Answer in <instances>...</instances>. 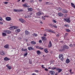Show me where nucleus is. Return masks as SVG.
I'll use <instances>...</instances> for the list:
<instances>
[{
  "instance_id": "9b49d317",
  "label": "nucleus",
  "mask_w": 75,
  "mask_h": 75,
  "mask_svg": "<svg viewBox=\"0 0 75 75\" xmlns=\"http://www.w3.org/2000/svg\"><path fill=\"white\" fill-rule=\"evenodd\" d=\"M19 21L22 23H25V21L23 19H19Z\"/></svg>"
},
{
  "instance_id": "c9c22d12",
  "label": "nucleus",
  "mask_w": 75,
  "mask_h": 75,
  "mask_svg": "<svg viewBox=\"0 0 75 75\" xmlns=\"http://www.w3.org/2000/svg\"><path fill=\"white\" fill-rule=\"evenodd\" d=\"M66 31L67 32H70V31H71V30L68 29H66Z\"/></svg>"
},
{
  "instance_id": "f8f14e48",
  "label": "nucleus",
  "mask_w": 75,
  "mask_h": 75,
  "mask_svg": "<svg viewBox=\"0 0 75 75\" xmlns=\"http://www.w3.org/2000/svg\"><path fill=\"white\" fill-rule=\"evenodd\" d=\"M10 58H8L7 57H6L4 58V60L6 61H7L10 60Z\"/></svg>"
},
{
  "instance_id": "1a4fd4ad",
  "label": "nucleus",
  "mask_w": 75,
  "mask_h": 75,
  "mask_svg": "<svg viewBox=\"0 0 75 75\" xmlns=\"http://www.w3.org/2000/svg\"><path fill=\"white\" fill-rule=\"evenodd\" d=\"M25 35H28L30 34V32H28V31L27 30H25Z\"/></svg>"
},
{
  "instance_id": "4468645a",
  "label": "nucleus",
  "mask_w": 75,
  "mask_h": 75,
  "mask_svg": "<svg viewBox=\"0 0 75 75\" xmlns=\"http://www.w3.org/2000/svg\"><path fill=\"white\" fill-rule=\"evenodd\" d=\"M36 14L37 16H40L41 14V12L39 11L37 13H36Z\"/></svg>"
},
{
  "instance_id": "a18cd8bd",
  "label": "nucleus",
  "mask_w": 75,
  "mask_h": 75,
  "mask_svg": "<svg viewBox=\"0 0 75 75\" xmlns=\"http://www.w3.org/2000/svg\"><path fill=\"white\" fill-rule=\"evenodd\" d=\"M8 2H4V4H8Z\"/></svg>"
},
{
  "instance_id": "a878e982",
  "label": "nucleus",
  "mask_w": 75,
  "mask_h": 75,
  "mask_svg": "<svg viewBox=\"0 0 75 75\" xmlns=\"http://www.w3.org/2000/svg\"><path fill=\"white\" fill-rule=\"evenodd\" d=\"M28 11H32L33 10V9L32 8H28Z\"/></svg>"
},
{
  "instance_id": "0eeeda50",
  "label": "nucleus",
  "mask_w": 75,
  "mask_h": 75,
  "mask_svg": "<svg viewBox=\"0 0 75 75\" xmlns=\"http://www.w3.org/2000/svg\"><path fill=\"white\" fill-rule=\"evenodd\" d=\"M0 54L1 55H4L6 54V53L3 51L0 52Z\"/></svg>"
},
{
  "instance_id": "423d86ee",
  "label": "nucleus",
  "mask_w": 75,
  "mask_h": 75,
  "mask_svg": "<svg viewBox=\"0 0 75 75\" xmlns=\"http://www.w3.org/2000/svg\"><path fill=\"white\" fill-rule=\"evenodd\" d=\"M56 71H57L59 72H59H62V70L61 69L57 68L56 69Z\"/></svg>"
},
{
  "instance_id": "6e6d98bb",
  "label": "nucleus",
  "mask_w": 75,
  "mask_h": 75,
  "mask_svg": "<svg viewBox=\"0 0 75 75\" xmlns=\"http://www.w3.org/2000/svg\"><path fill=\"white\" fill-rule=\"evenodd\" d=\"M36 48L40 49V47H39V46H36Z\"/></svg>"
},
{
  "instance_id": "bb28decb",
  "label": "nucleus",
  "mask_w": 75,
  "mask_h": 75,
  "mask_svg": "<svg viewBox=\"0 0 75 75\" xmlns=\"http://www.w3.org/2000/svg\"><path fill=\"white\" fill-rule=\"evenodd\" d=\"M33 37H37L38 35L36 33H34L33 34Z\"/></svg>"
},
{
  "instance_id": "473e14b6",
  "label": "nucleus",
  "mask_w": 75,
  "mask_h": 75,
  "mask_svg": "<svg viewBox=\"0 0 75 75\" xmlns=\"http://www.w3.org/2000/svg\"><path fill=\"white\" fill-rule=\"evenodd\" d=\"M57 11H61V8L60 7L57 8Z\"/></svg>"
},
{
  "instance_id": "9d476101",
  "label": "nucleus",
  "mask_w": 75,
  "mask_h": 75,
  "mask_svg": "<svg viewBox=\"0 0 75 75\" xmlns=\"http://www.w3.org/2000/svg\"><path fill=\"white\" fill-rule=\"evenodd\" d=\"M4 32L6 34H11V31L8 30H6L4 31Z\"/></svg>"
},
{
  "instance_id": "dca6fc26",
  "label": "nucleus",
  "mask_w": 75,
  "mask_h": 75,
  "mask_svg": "<svg viewBox=\"0 0 75 75\" xmlns=\"http://www.w3.org/2000/svg\"><path fill=\"white\" fill-rule=\"evenodd\" d=\"M4 48H5L7 49L9 48V45L7 44L5 45L4 47Z\"/></svg>"
},
{
  "instance_id": "e2e57ef3",
  "label": "nucleus",
  "mask_w": 75,
  "mask_h": 75,
  "mask_svg": "<svg viewBox=\"0 0 75 75\" xmlns=\"http://www.w3.org/2000/svg\"><path fill=\"white\" fill-rule=\"evenodd\" d=\"M56 36L57 37H59V34H58L57 35H56Z\"/></svg>"
},
{
  "instance_id": "c03bdc74",
  "label": "nucleus",
  "mask_w": 75,
  "mask_h": 75,
  "mask_svg": "<svg viewBox=\"0 0 75 75\" xmlns=\"http://www.w3.org/2000/svg\"><path fill=\"white\" fill-rule=\"evenodd\" d=\"M39 49H40V50H44V48L40 47Z\"/></svg>"
},
{
  "instance_id": "2eb2a0df",
  "label": "nucleus",
  "mask_w": 75,
  "mask_h": 75,
  "mask_svg": "<svg viewBox=\"0 0 75 75\" xmlns=\"http://www.w3.org/2000/svg\"><path fill=\"white\" fill-rule=\"evenodd\" d=\"M28 49L30 51H31V50H34V48L32 47H28Z\"/></svg>"
},
{
  "instance_id": "cd10ccee",
  "label": "nucleus",
  "mask_w": 75,
  "mask_h": 75,
  "mask_svg": "<svg viewBox=\"0 0 75 75\" xmlns=\"http://www.w3.org/2000/svg\"><path fill=\"white\" fill-rule=\"evenodd\" d=\"M44 51L46 53H47V52H48V49H44Z\"/></svg>"
},
{
  "instance_id": "13d9d810",
  "label": "nucleus",
  "mask_w": 75,
  "mask_h": 75,
  "mask_svg": "<svg viewBox=\"0 0 75 75\" xmlns=\"http://www.w3.org/2000/svg\"><path fill=\"white\" fill-rule=\"evenodd\" d=\"M68 33H66L65 34V36H67V35H68Z\"/></svg>"
},
{
  "instance_id": "7c9ffc66",
  "label": "nucleus",
  "mask_w": 75,
  "mask_h": 75,
  "mask_svg": "<svg viewBox=\"0 0 75 75\" xmlns=\"http://www.w3.org/2000/svg\"><path fill=\"white\" fill-rule=\"evenodd\" d=\"M48 25L51 27H53V24H52V23H49L48 24Z\"/></svg>"
},
{
  "instance_id": "20e7f679",
  "label": "nucleus",
  "mask_w": 75,
  "mask_h": 75,
  "mask_svg": "<svg viewBox=\"0 0 75 75\" xmlns=\"http://www.w3.org/2000/svg\"><path fill=\"white\" fill-rule=\"evenodd\" d=\"M42 40L43 42H45L47 40V39L45 37H42Z\"/></svg>"
},
{
  "instance_id": "09e8293b",
  "label": "nucleus",
  "mask_w": 75,
  "mask_h": 75,
  "mask_svg": "<svg viewBox=\"0 0 75 75\" xmlns=\"http://www.w3.org/2000/svg\"><path fill=\"white\" fill-rule=\"evenodd\" d=\"M45 16L43 17V16H42V19L44 20H45Z\"/></svg>"
},
{
  "instance_id": "bf43d9fd",
  "label": "nucleus",
  "mask_w": 75,
  "mask_h": 75,
  "mask_svg": "<svg viewBox=\"0 0 75 75\" xmlns=\"http://www.w3.org/2000/svg\"><path fill=\"white\" fill-rule=\"evenodd\" d=\"M35 71L36 72H38V70H35Z\"/></svg>"
},
{
  "instance_id": "f03ea898",
  "label": "nucleus",
  "mask_w": 75,
  "mask_h": 75,
  "mask_svg": "<svg viewBox=\"0 0 75 75\" xmlns=\"http://www.w3.org/2000/svg\"><path fill=\"white\" fill-rule=\"evenodd\" d=\"M59 58L60 59L61 61H62L64 60V56L63 54H61L59 55Z\"/></svg>"
},
{
  "instance_id": "a19ab883",
  "label": "nucleus",
  "mask_w": 75,
  "mask_h": 75,
  "mask_svg": "<svg viewBox=\"0 0 75 75\" xmlns=\"http://www.w3.org/2000/svg\"><path fill=\"white\" fill-rule=\"evenodd\" d=\"M53 26L54 27V28H57V26L55 25H53Z\"/></svg>"
},
{
  "instance_id": "680f3d73",
  "label": "nucleus",
  "mask_w": 75,
  "mask_h": 75,
  "mask_svg": "<svg viewBox=\"0 0 75 75\" xmlns=\"http://www.w3.org/2000/svg\"><path fill=\"white\" fill-rule=\"evenodd\" d=\"M44 36H45V37H46V36H47V34H44L43 35Z\"/></svg>"
},
{
  "instance_id": "a211bd4d",
  "label": "nucleus",
  "mask_w": 75,
  "mask_h": 75,
  "mask_svg": "<svg viewBox=\"0 0 75 75\" xmlns=\"http://www.w3.org/2000/svg\"><path fill=\"white\" fill-rule=\"evenodd\" d=\"M6 67L8 68L9 69H11V67L9 66V64H8L6 65Z\"/></svg>"
},
{
  "instance_id": "2f4dec72",
  "label": "nucleus",
  "mask_w": 75,
  "mask_h": 75,
  "mask_svg": "<svg viewBox=\"0 0 75 75\" xmlns=\"http://www.w3.org/2000/svg\"><path fill=\"white\" fill-rule=\"evenodd\" d=\"M13 10L14 11V12H18V10L17 9H14Z\"/></svg>"
},
{
  "instance_id": "f704fd0d",
  "label": "nucleus",
  "mask_w": 75,
  "mask_h": 75,
  "mask_svg": "<svg viewBox=\"0 0 75 75\" xmlns=\"http://www.w3.org/2000/svg\"><path fill=\"white\" fill-rule=\"evenodd\" d=\"M71 71L72 70H71V69L70 70L69 72L71 74H74V73L73 72H72Z\"/></svg>"
},
{
  "instance_id": "774afa93",
  "label": "nucleus",
  "mask_w": 75,
  "mask_h": 75,
  "mask_svg": "<svg viewBox=\"0 0 75 75\" xmlns=\"http://www.w3.org/2000/svg\"><path fill=\"white\" fill-rule=\"evenodd\" d=\"M65 27H67V25H64Z\"/></svg>"
},
{
  "instance_id": "c85d7f7f",
  "label": "nucleus",
  "mask_w": 75,
  "mask_h": 75,
  "mask_svg": "<svg viewBox=\"0 0 75 75\" xmlns=\"http://www.w3.org/2000/svg\"><path fill=\"white\" fill-rule=\"evenodd\" d=\"M21 50L22 51H27V49H24V48H23L21 49Z\"/></svg>"
},
{
  "instance_id": "f257e3e1",
  "label": "nucleus",
  "mask_w": 75,
  "mask_h": 75,
  "mask_svg": "<svg viewBox=\"0 0 75 75\" xmlns=\"http://www.w3.org/2000/svg\"><path fill=\"white\" fill-rule=\"evenodd\" d=\"M63 48L62 49H60V51H65V49H68L69 48L68 46L64 45L63 46Z\"/></svg>"
},
{
  "instance_id": "864d4df0",
  "label": "nucleus",
  "mask_w": 75,
  "mask_h": 75,
  "mask_svg": "<svg viewBox=\"0 0 75 75\" xmlns=\"http://www.w3.org/2000/svg\"><path fill=\"white\" fill-rule=\"evenodd\" d=\"M44 16L45 17H47V18H48V17H49V16H48L45 15Z\"/></svg>"
},
{
  "instance_id": "39448f33",
  "label": "nucleus",
  "mask_w": 75,
  "mask_h": 75,
  "mask_svg": "<svg viewBox=\"0 0 75 75\" xmlns=\"http://www.w3.org/2000/svg\"><path fill=\"white\" fill-rule=\"evenodd\" d=\"M23 6L25 7H30V6H28V4L25 3L23 5Z\"/></svg>"
},
{
  "instance_id": "aec40b11",
  "label": "nucleus",
  "mask_w": 75,
  "mask_h": 75,
  "mask_svg": "<svg viewBox=\"0 0 75 75\" xmlns=\"http://www.w3.org/2000/svg\"><path fill=\"white\" fill-rule=\"evenodd\" d=\"M20 32V29H16L15 31V32L16 33H19V32Z\"/></svg>"
},
{
  "instance_id": "e433bc0d",
  "label": "nucleus",
  "mask_w": 75,
  "mask_h": 75,
  "mask_svg": "<svg viewBox=\"0 0 75 75\" xmlns=\"http://www.w3.org/2000/svg\"><path fill=\"white\" fill-rule=\"evenodd\" d=\"M22 11H23V10L22 9L18 10V12H22Z\"/></svg>"
},
{
  "instance_id": "4d7b16f0",
  "label": "nucleus",
  "mask_w": 75,
  "mask_h": 75,
  "mask_svg": "<svg viewBox=\"0 0 75 75\" xmlns=\"http://www.w3.org/2000/svg\"><path fill=\"white\" fill-rule=\"evenodd\" d=\"M0 24H3V23L2 22H0Z\"/></svg>"
},
{
  "instance_id": "412c9836",
  "label": "nucleus",
  "mask_w": 75,
  "mask_h": 75,
  "mask_svg": "<svg viewBox=\"0 0 75 75\" xmlns=\"http://www.w3.org/2000/svg\"><path fill=\"white\" fill-rule=\"evenodd\" d=\"M62 12L63 13H68V11L65 10V9H63L62 10Z\"/></svg>"
},
{
  "instance_id": "f3484780",
  "label": "nucleus",
  "mask_w": 75,
  "mask_h": 75,
  "mask_svg": "<svg viewBox=\"0 0 75 75\" xmlns=\"http://www.w3.org/2000/svg\"><path fill=\"white\" fill-rule=\"evenodd\" d=\"M64 20L66 22H67V23H70V22H71L70 19H65Z\"/></svg>"
},
{
  "instance_id": "3c124183",
  "label": "nucleus",
  "mask_w": 75,
  "mask_h": 75,
  "mask_svg": "<svg viewBox=\"0 0 75 75\" xmlns=\"http://www.w3.org/2000/svg\"><path fill=\"white\" fill-rule=\"evenodd\" d=\"M3 20V19L1 18V17H0V21H2Z\"/></svg>"
},
{
  "instance_id": "6e6552de",
  "label": "nucleus",
  "mask_w": 75,
  "mask_h": 75,
  "mask_svg": "<svg viewBox=\"0 0 75 75\" xmlns=\"http://www.w3.org/2000/svg\"><path fill=\"white\" fill-rule=\"evenodd\" d=\"M50 74H51V75H54L55 74V71H49Z\"/></svg>"
},
{
  "instance_id": "5fc2aeb1",
  "label": "nucleus",
  "mask_w": 75,
  "mask_h": 75,
  "mask_svg": "<svg viewBox=\"0 0 75 75\" xmlns=\"http://www.w3.org/2000/svg\"><path fill=\"white\" fill-rule=\"evenodd\" d=\"M69 47H72V46H73V45H72V44H71L69 45Z\"/></svg>"
},
{
  "instance_id": "b1692460",
  "label": "nucleus",
  "mask_w": 75,
  "mask_h": 75,
  "mask_svg": "<svg viewBox=\"0 0 75 75\" xmlns=\"http://www.w3.org/2000/svg\"><path fill=\"white\" fill-rule=\"evenodd\" d=\"M58 15L59 17H61V16L63 15V14H62V13H58Z\"/></svg>"
},
{
  "instance_id": "79ce46f5",
  "label": "nucleus",
  "mask_w": 75,
  "mask_h": 75,
  "mask_svg": "<svg viewBox=\"0 0 75 75\" xmlns=\"http://www.w3.org/2000/svg\"><path fill=\"white\" fill-rule=\"evenodd\" d=\"M53 23H56L57 21H56L55 20H53Z\"/></svg>"
},
{
  "instance_id": "393cba45",
  "label": "nucleus",
  "mask_w": 75,
  "mask_h": 75,
  "mask_svg": "<svg viewBox=\"0 0 75 75\" xmlns=\"http://www.w3.org/2000/svg\"><path fill=\"white\" fill-rule=\"evenodd\" d=\"M71 6L73 7V8H75V4H73L72 3H71Z\"/></svg>"
},
{
  "instance_id": "4be33fe9",
  "label": "nucleus",
  "mask_w": 75,
  "mask_h": 75,
  "mask_svg": "<svg viewBox=\"0 0 75 75\" xmlns=\"http://www.w3.org/2000/svg\"><path fill=\"white\" fill-rule=\"evenodd\" d=\"M31 43L32 44H33V45H35V44H36V42L34 41H31Z\"/></svg>"
},
{
  "instance_id": "58836bf2",
  "label": "nucleus",
  "mask_w": 75,
  "mask_h": 75,
  "mask_svg": "<svg viewBox=\"0 0 75 75\" xmlns=\"http://www.w3.org/2000/svg\"><path fill=\"white\" fill-rule=\"evenodd\" d=\"M57 69V68H56V67H52L51 69H52V70H54V69Z\"/></svg>"
},
{
  "instance_id": "8fccbe9b",
  "label": "nucleus",
  "mask_w": 75,
  "mask_h": 75,
  "mask_svg": "<svg viewBox=\"0 0 75 75\" xmlns=\"http://www.w3.org/2000/svg\"><path fill=\"white\" fill-rule=\"evenodd\" d=\"M22 38H21V37H19L18 38V40H22Z\"/></svg>"
},
{
  "instance_id": "ea45409f",
  "label": "nucleus",
  "mask_w": 75,
  "mask_h": 75,
  "mask_svg": "<svg viewBox=\"0 0 75 75\" xmlns=\"http://www.w3.org/2000/svg\"><path fill=\"white\" fill-rule=\"evenodd\" d=\"M49 31L51 33H55V32H53V31L51 30H49Z\"/></svg>"
},
{
  "instance_id": "0e129e2a",
  "label": "nucleus",
  "mask_w": 75,
  "mask_h": 75,
  "mask_svg": "<svg viewBox=\"0 0 75 75\" xmlns=\"http://www.w3.org/2000/svg\"><path fill=\"white\" fill-rule=\"evenodd\" d=\"M67 27H69V25H67Z\"/></svg>"
},
{
  "instance_id": "4c0bfd02",
  "label": "nucleus",
  "mask_w": 75,
  "mask_h": 75,
  "mask_svg": "<svg viewBox=\"0 0 75 75\" xmlns=\"http://www.w3.org/2000/svg\"><path fill=\"white\" fill-rule=\"evenodd\" d=\"M30 2L31 3H34V1L33 0H31L30 1Z\"/></svg>"
},
{
  "instance_id": "72a5a7b5",
  "label": "nucleus",
  "mask_w": 75,
  "mask_h": 75,
  "mask_svg": "<svg viewBox=\"0 0 75 75\" xmlns=\"http://www.w3.org/2000/svg\"><path fill=\"white\" fill-rule=\"evenodd\" d=\"M37 54H41V52L40 50H38L37 51Z\"/></svg>"
},
{
  "instance_id": "7ed1b4c3",
  "label": "nucleus",
  "mask_w": 75,
  "mask_h": 75,
  "mask_svg": "<svg viewBox=\"0 0 75 75\" xmlns=\"http://www.w3.org/2000/svg\"><path fill=\"white\" fill-rule=\"evenodd\" d=\"M18 28V27L17 26H13L12 27H11L9 28L10 30H14V29H17Z\"/></svg>"
},
{
  "instance_id": "338daca9",
  "label": "nucleus",
  "mask_w": 75,
  "mask_h": 75,
  "mask_svg": "<svg viewBox=\"0 0 75 75\" xmlns=\"http://www.w3.org/2000/svg\"><path fill=\"white\" fill-rule=\"evenodd\" d=\"M24 17L25 18H27V16H25Z\"/></svg>"
},
{
  "instance_id": "6ab92c4d",
  "label": "nucleus",
  "mask_w": 75,
  "mask_h": 75,
  "mask_svg": "<svg viewBox=\"0 0 75 75\" xmlns=\"http://www.w3.org/2000/svg\"><path fill=\"white\" fill-rule=\"evenodd\" d=\"M66 63L67 64H68L70 62V60H69V59H67L66 60Z\"/></svg>"
},
{
  "instance_id": "052dcab7",
  "label": "nucleus",
  "mask_w": 75,
  "mask_h": 75,
  "mask_svg": "<svg viewBox=\"0 0 75 75\" xmlns=\"http://www.w3.org/2000/svg\"><path fill=\"white\" fill-rule=\"evenodd\" d=\"M45 31H49V30H48V29H45Z\"/></svg>"
},
{
  "instance_id": "603ef678",
  "label": "nucleus",
  "mask_w": 75,
  "mask_h": 75,
  "mask_svg": "<svg viewBox=\"0 0 75 75\" xmlns=\"http://www.w3.org/2000/svg\"><path fill=\"white\" fill-rule=\"evenodd\" d=\"M45 70L46 71H48V69L47 68H45Z\"/></svg>"
},
{
  "instance_id": "5701e85b",
  "label": "nucleus",
  "mask_w": 75,
  "mask_h": 75,
  "mask_svg": "<svg viewBox=\"0 0 75 75\" xmlns=\"http://www.w3.org/2000/svg\"><path fill=\"white\" fill-rule=\"evenodd\" d=\"M52 46V43H51V41H49V47H51Z\"/></svg>"
},
{
  "instance_id": "49530a36",
  "label": "nucleus",
  "mask_w": 75,
  "mask_h": 75,
  "mask_svg": "<svg viewBox=\"0 0 75 75\" xmlns=\"http://www.w3.org/2000/svg\"><path fill=\"white\" fill-rule=\"evenodd\" d=\"M39 43H40V44H41L42 43V40H40L39 41Z\"/></svg>"
},
{
  "instance_id": "de8ad7c7",
  "label": "nucleus",
  "mask_w": 75,
  "mask_h": 75,
  "mask_svg": "<svg viewBox=\"0 0 75 75\" xmlns=\"http://www.w3.org/2000/svg\"><path fill=\"white\" fill-rule=\"evenodd\" d=\"M41 67L42 68H43V69L45 68V67H44V65H42Z\"/></svg>"
},
{
  "instance_id": "ddd939ff",
  "label": "nucleus",
  "mask_w": 75,
  "mask_h": 75,
  "mask_svg": "<svg viewBox=\"0 0 75 75\" xmlns=\"http://www.w3.org/2000/svg\"><path fill=\"white\" fill-rule=\"evenodd\" d=\"M11 18L10 17H7L6 18V21H10L11 20Z\"/></svg>"
},
{
  "instance_id": "c756f323",
  "label": "nucleus",
  "mask_w": 75,
  "mask_h": 75,
  "mask_svg": "<svg viewBox=\"0 0 75 75\" xmlns=\"http://www.w3.org/2000/svg\"><path fill=\"white\" fill-rule=\"evenodd\" d=\"M2 35L3 37H5V36H6V35H7V34H6V33H2Z\"/></svg>"
},
{
  "instance_id": "37998d69",
  "label": "nucleus",
  "mask_w": 75,
  "mask_h": 75,
  "mask_svg": "<svg viewBox=\"0 0 75 75\" xmlns=\"http://www.w3.org/2000/svg\"><path fill=\"white\" fill-rule=\"evenodd\" d=\"M28 54V53H26L24 55V57H26V56Z\"/></svg>"
},
{
  "instance_id": "69168bd1",
  "label": "nucleus",
  "mask_w": 75,
  "mask_h": 75,
  "mask_svg": "<svg viewBox=\"0 0 75 75\" xmlns=\"http://www.w3.org/2000/svg\"><path fill=\"white\" fill-rule=\"evenodd\" d=\"M29 17H30L29 16H27V18H29Z\"/></svg>"
}]
</instances>
